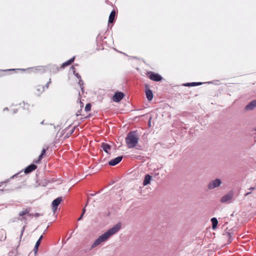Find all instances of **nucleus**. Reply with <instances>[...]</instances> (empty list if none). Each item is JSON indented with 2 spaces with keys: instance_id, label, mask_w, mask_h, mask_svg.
I'll use <instances>...</instances> for the list:
<instances>
[{
  "instance_id": "obj_25",
  "label": "nucleus",
  "mask_w": 256,
  "mask_h": 256,
  "mask_svg": "<svg viewBox=\"0 0 256 256\" xmlns=\"http://www.w3.org/2000/svg\"><path fill=\"white\" fill-rule=\"evenodd\" d=\"M250 194V192L246 193V196H248V195Z\"/></svg>"
},
{
  "instance_id": "obj_8",
  "label": "nucleus",
  "mask_w": 256,
  "mask_h": 256,
  "mask_svg": "<svg viewBox=\"0 0 256 256\" xmlns=\"http://www.w3.org/2000/svg\"><path fill=\"white\" fill-rule=\"evenodd\" d=\"M124 97V94L122 92H116L113 96L114 102H119Z\"/></svg>"
},
{
  "instance_id": "obj_7",
  "label": "nucleus",
  "mask_w": 256,
  "mask_h": 256,
  "mask_svg": "<svg viewBox=\"0 0 256 256\" xmlns=\"http://www.w3.org/2000/svg\"><path fill=\"white\" fill-rule=\"evenodd\" d=\"M101 148L107 154H110L112 146L108 144L103 142L101 144Z\"/></svg>"
},
{
  "instance_id": "obj_5",
  "label": "nucleus",
  "mask_w": 256,
  "mask_h": 256,
  "mask_svg": "<svg viewBox=\"0 0 256 256\" xmlns=\"http://www.w3.org/2000/svg\"><path fill=\"white\" fill-rule=\"evenodd\" d=\"M62 199V197H58L53 200L52 202V210L54 212H55L58 208V206L60 204Z\"/></svg>"
},
{
  "instance_id": "obj_21",
  "label": "nucleus",
  "mask_w": 256,
  "mask_h": 256,
  "mask_svg": "<svg viewBox=\"0 0 256 256\" xmlns=\"http://www.w3.org/2000/svg\"><path fill=\"white\" fill-rule=\"evenodd\" d=\"M122 158H123V157L122 156H118V157L115 158L113 160H122Z\"/></svg>"
},
{
  "instance_id": "obj_15",
  "label": "nucleus",
  "mask_w": 256,
  "mask_h": 256,
  "mask_svg": "<svg viewBox=\"0 0 256 256\" xmlns=\"http://www.w3.org/2000/svg\"><path fill=\"white\" fill-rule=\"evenodd\" d=\"M30 210L28 209H26L19 213L20 216H24L27 214H28Z\"/></svg>"
},
{
  "instance_id": "obj_12",
  "label": "nucleus",
  "mask_w": 256,
  "mask_h": 256,
  "mask_svg": "<svg viewBox=\"0 0 256 256\" xmlns=\"http://www.w3.org/2000/svg\"><path fill=\"white\" fill-rule=\"evenodd\" d=\"M151 176H150L149 174L146 175L144 179V182H143V185L144 186H146L148 184L150 181L151 180Z\"/></svg>"
},
{
  "instance_id": "obj_28",
  "label": "nucleus",
  "mask_w": 256,
  "mask_h": 256,
  "mask_svg": "<svg viewBox=\"0 0 256 256\" xmlns=\"http://www.w3.org/2000/svg\"><path fill=\"white\" fill-rule=\"evenodd\" d=\"M22 232H22L21 233L20 237H22Z\"/></svg>"
},
{
  "instance_id": "obj_2",
  "label": "nucleus",
  "mask_w": 256,
  "mask_h": 256,
  "mask_svg": "<svg viewBox=\"0 0 256 256\" xmlns=\"http://www.w3.org/2000/svg\"><path fill=\"white\" fill-rule=\"evenodd\" d=\"M138 138L134 132L129 133L126 138V144L129 148L135 146L138 142Z\"/></svg>"
},
{
  "instance_id": "obj_22",
  "label": "nucleus",
  "mask_w": 256,
  "mask_h": 256,
  "mask_svg": "<svg viewBox=\"0 0 256 256\" xmlns=\"http://www.w3.org/2000/svg\"><path fill=\"white\" fill-rule=\"evenodd\" d=\"M85 212H86V208H84L83 209V210H82V216H84V214L85 213Z\"/></svg>"
},
{
  "instance_id": "obj_3",
  "label": "nucleus",
  "mask_w": 256,
  "mask_h": 256,
  "mask_svg": "<svg viewBox=\"0 0 256 256\" xmlns=\"http://www.w3.org/2000/svg\"><path fill=\"white\" fill-rule=\"evenodd\" d=\"M234 196V193L232 192L226 194L222 197L220 202L222 203L230 202Z\"/></svg>"
},
{
  "instance_id": "obj_6",
  "label": "nucleus",
  "mask_w": 256,
  "mask_h": 256,
  "mask_svg": "<svg viewBox=\"0 0 256 256\" xmlns=\"http://www.w3.org/2000/svg\"><path fill=\"white\" fill-rule=\"evenodd\" d=\"M148 74L149 78L154 81L158 82L162 80V76L158 74L150 72L148 73Z\"/></svg>"
},
{
  "instance_id": "obj_13",
  "label": "nucleus",
  "mask_w": 256,
  "mask_h": 256,
  "mask_svg": "<svg viewBox=\"0 0 256 256\" xmlns=\"http://www.w3.org/2000/svg\"><path fill=\"white\" fill-rule=\"evenodd\" d=\"M115 16H116V12L114 10H112L111 12V13L110 15V16H109V19H108L109 23H112L114 22Z\"/></svg>"
},
{
  "instance_id": "obj_17",
  "label": "nucleus",
  "mask_w": 256,
  "mask_h": 256,
  "mask_svg": "<svg viewBox=\"0 0 256 256\" xmlns=\"http://www.w3.org/2000/svg\"><path fill=\"white\" fill-rule=\"evenodd\" d=\"M40 240H38L36 244V245L34 246V252H36L38 251V248L40 244Z\"/></svg>"
},
{
  "instance_id": "obj_11",
  "label": "nucleus",
  "mask_w": 256,
  "mask_h": 256,
  "mask_svg": "<svg viewBox=\"0 0 256 256\" xmlns=\"http://www.w3.org/2000/svg\"><path fill=\"white\" fill-rule=\"evenodd\" d=\"M146 94L148 100H151L153 98V94L151 90H146Z\"/></svg>"
},
{
  "instance_id": "obj_23",
  "label": "nucleus",
  "mask_w": 256,
  "mask_h": 256,
  "mask_svg": "<svg viewBox=\"0 0 256 256\" xmlns=\"http://www.w3.org/2000/svg\"><path fill=\"white\" fill-rule=\"evenodd\" d=\"M42 236H41L40 237V238H39V239H38V240H40V242H41V240H42Z\"/></svg>"
},
{
  "instance_id": "obj_1",
  "label": "nucleus",
  "mask_w": 256,
  "mask_h": 256,
  "mask_svg": "<svg viewBox=\"0 0 256 256\" xmlns=\"http://www.w3.org/2000/svg\"><path fill=\"white\" fill-rule=\"evenodd\" d=\"M121 228V224L118 223L112 228L109 229L102 236H100L93 243L92 248H94L100 244L102 242L106 241L112 235L116 234Z\"/></svg>"
},
{
  "instance_id": "obj_14",
  "label": "nucleus",
  "mask_w": 256,
  "mask_h": 256,
  "mask_svg": "<svg viewBox=\"0 0 256 256\" xmlns=\"http://www.w3.org/2000/svg\"><path fill=\"white\" fill-rule=\"evenodd\" d=\"M211 222H212V229H215L218 224V221L216 218H213L211 219Z\"/></svg>"
},
{
  "instance_id": "obj_27",
  "label": "nucleus",
  "mask_w": 256,
  "mask_h": 256,
  "mask_svg": "<svg viewBox=\"0 0 256 256\" xmlns=\"http://www.w3.org/2000/svg\"><path fill=\"white\" fill-rule=\"evenodd\" d=\"M35 215H36V216H39V214H35Z\"/></svg>"
},
{
  "instance_id": "obj_26",
  "label": "nucleus",
  "mask_w": 256,
  "mask_h": 256,
  "mask_svg": "<svg viewBox=\"0 0 256 256\" xmlns=\"http://www.w3.org/2000/svg\"><path fill=\"white\" fill-rule=\"evenodd\" d=\"M250 190H254V188L251 187V188H250Z\"/></svg>"
},
{
  "instance_id": "obj_10",
  "label": "nucleus",
  "mask_w": 256,
  "mask_h": 256,
  "mask_svg": "<svg viewBox=\"0 0 256 256\" xmlns=\"http://www.w3.org/2000/svg\"><path fill=\"white\" fill-rule=\"evenodd\" d=\"M256 108V100L251 102L248 104L245 109L247 110H252Z\"/></svg>"
},
{
  "instance_id": "obj_29",
  "label": "nucleus",
  "mask_w": 256,
  "mask_h": 256,
  "mask_svg": "<svg viewBox=\"0 0 256 256\" xmlns=\"http://www.w3.org/2000/svg\"><path fill=\"white\" fill-rule=\"evenodd\" d=\"M150 119H151V118H150V120H149V124H150Z\"/></svg>"
},
{
  "instance_id": "obj_9",
  "label": "nucleus",
  "mask_w": 256,
  "mask_h": 256,
  "mask_svg": "<svg viewBox=\"0 0 256 256\" xmlns=\"http://www.w3.org/2000/svg\"><path fill=\"white\" fill-rule=\"evenodd\" d=\"M36 168L37 166L36 164H31L24 169V173L29 174L32 172V171L34 170Z\"/></svg>"
},
{
  "instance_id": "obj_4",
  "label": "nucleus",
  "mask_w": 256,
  "mask_h": 256,
  "mask_svg": "<svg viewBox=\"0 0 256 256\" xmlns=\"http://www.w3.org/2000/svg\"><path fill=\"white\" fill-rule=\"evenodd\" d=\"M222 183L221 180L218 179H216L214 180L211 181L208 184V188L209 189H213L216 188L219 186Z\"/></svg>"
},
{
  "instance_id": "obj_20",
  "label": "nucleus",
  "mask_w": 256,
  "mask_h": 256,
  "mask_svg": "<svg viewBox=\"0 0 256 256\" xmlns=\"http://www.w3.org/2000/svg\"><path fill=\"white\" fill-rule=\"evenodd\" d=\"M45 154V150H42L41 154L39 156V160L42 158V156Z\"/></svg>"
},
{
  "instance_id": "obj_19",
  "label": "nucleus",
  "mask_w": 256,
  "mask_h": 256,
  "mask_svg": "<svg viewBox=\"0 0 256 256\" xmlns=\"http://www.w3.org/2000/svg\"><path fill=\"white\" fill-rule=\"evenodd\" d=\"M91 108V104H88L85 106V110L86 112H89Z\"/></svg>"
},
{
  "instance_id": "obj_24",
  "label": "nucleus",
  "mask_w": 256,
  "mask_h": 256,
  "mask_svg": "<svg viewBox=\"0 0 256 256\" xmlns=\"http://www.w3.org/2000/svg\"><path fill=\"white\" fill-rule=\"evenodd\" d=\"M82 216H82V214H81L80 216L78 218V220H80Z\"/></svg>"
},
{
  "instance_id": "obj_30",
  "label": "nucleus",
  "mask_w": 256,
  "mask_h": 256,
  "mask_svg": "<svg viewBox=\"0 0 256 256\" xmlns=\"http://www.w3.org/2000/svg\"><path fill=\"white\" fill-rule=\"evenodd\" d=\"M88 202H86V205L85 207L88 205Z\"/></svg>"
},
{
  "instance_id": "obj_18",
  "label": "nucleus",
  "mask_w": 256,
  "mask_h": 256,
  "mask_svg": "<svg viewBox=\"0 0 256 256\" xmlns=\"http://www.w3.org/2000/svg\"><path fill=\"white\" fill-rule=\"evenodd\" d=\"M120 161H109L108 164L109 166H114L118 164Z\"/></svg>"
},
{
  "instance_id": "obj_16",
  "label": "nucleus",
  "mask_w": 256,
  "mask_h": 256,
  "mask_svg": "<svg viewBox=\"0 0 256 256\" xmlns=\"http://www.w3.org/2000/svg\"><path fill=\"white\" fill-rule=\"evenodd\" d=\"M74 57L72 58L68 61L62 64V66H68L69 64H70L71 63H72L74 62Z\"/></svg>"
}]
</instances>
